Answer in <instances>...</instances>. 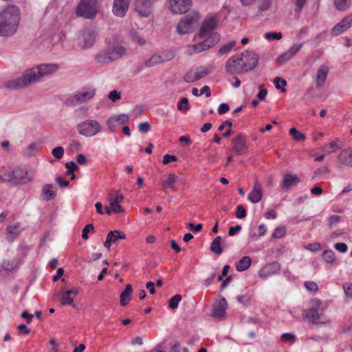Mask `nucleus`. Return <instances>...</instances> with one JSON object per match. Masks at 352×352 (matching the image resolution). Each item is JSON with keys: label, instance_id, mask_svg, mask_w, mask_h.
<instances>
[{"label": "nucleus", "instance_id": "nucleus-1", "mask_svg": "<svg viewBox=\"0 0 352 352\" xmlns=\"http://www.w3.org/2000/svg\"><path fill=\"white\" fill-rule=\"evenodd\" d=\"M60 67L57 64H41L32 68L26 69L21 77L8 81L6 87L9 89H20L30 84L38 82L41 78L56 72Z\"/></svg>", "mask_w": 352, "mask_h": 352}, {"label": "nucleus", "instance_id": "nucleus-2", "mask_svg": "<svg viewBox=\"0 0 352 352\" xmlns=\"http://www.w3.org/2000/svg\"><path fill=\"white\" fill-rule=\"evenodd\" d=\"M259 56L252 50H245L230 57L225 64L226 72L231 75L248 74L258 65Z\"/></svg>", "mask_w": 352, "mask_h": 352}, {"label": "nucleus", "instance_id": "nucleus-3", "mask_svg": "<svg viewBox=\"0 0 352 352\" xmlns=\"http://www.w3.org/2000/svg\"><path fill=\"white\" fill-rule=\"evenodd\" d=\"M21 12L16 6H10L0 12V36H11L16 32Z\"/></svg>", "mask_w": 352, "mask_h": 352}, {"label": "nucleus", "instance_id": "nucleus-4", "mask_svg": "<svg viewBox=\"0 0 352 352\" xmlns=\"http://www.w3.org/2000/svg\"><path fill=\"white\" fill-rule=\"evenodd\" d=\"M200 14L192 11L183 16L176 26V31L179 34H186L193 32L200 21Z\"/></svg>", "mask_w": 352, "mask_h": 352}, {"label": "nucleus", "instance_id": "nucleus-5", "mask_svg": "<svg viewBox=\"0 0 352 352\" xmlns=\"http://www.w3.org/2000/svg\"><path fill=\"white\" fill-rule=\"evenodd\" d=\"M99 11L98 0H80L76 8L78 16L94 19Z\"/></svg>", "mask_w": 352, "mask_h": 352}, {"label": "nucleus", "instance_id": "nucleus-6", "mask_svg": "<svg viewBox=\"0 0 352 352\" xmlns=\"http://www.w3.org/2000/svg\"><path fill=\"white\" fill-rule=\"evenodd\" d=\"M34 176L33 173H30L25 168L16 167L11 172H8L3 178L5 181L14 184H25L31 182Z\"/></svg>", "mask_w": 352, "mask_h": 352}, {"label": "nucleus", "instance_id": "nucleus-7", "mask_svg": "<svg viewBox=\"0 0 352 352\" xmlns=\"http://www.w3.org/2000/svg\"><path fill=\"white\" fill-rule=\"evenodd\" d=\"M321 301L318 299H314L311 301V307L309 309L302 312V316L309 320L314 324H324L328 322L327 318L323 314H320Z\"/></svg>", "mask_w": 352, "mask_h": 352}, {"label": "nucleus", "instance_id": "nucleus-8", "mask_svg": "<svg viewBox=\"0 0 352 352\" xmlns=\"http://www.w3.org/2000/svg\"><path fill=\"white\" fill-rule=\"evenodd\" d=\"M220 36L218 33H212L210 36L203 42L196 45H189L186 47V54L192 55L208 50L219 42Z\"/></svg>", "mask_w": 352, "mask_h": 352}, {"label": "nucleus", "instance_id": "nucleus-9", "mask_svg": "<svg viewBox=\"0 0 352 352\" xmlns=\"http://www.w3.org/2000/svg\"><path fill=\"white\" fill-rule=\"evenodd\" d=\"M78 133L87 138L94 137L100 132L102 126L96 120H86L76 126Z\"/></svg>", "mask_w": 352, "mask_h": 352}, {"label": "nucleus", "instance_id": "nucleus-10", "mask_svg": "<svg viewBox=\"0 0 352 352\" xmlns=\"http://www.w3.org/2000/svg\"><path fill=\"white\" fill-rule=\"evenodd\" d=\"M96 89L93 87H84L76 94L69 97L65 101L67 106H77L80 104L86 102L94 97Z\"/></svg>", "mask_w": 352, "mask_h": 352}, {"label": "nucleus", "instance_id": "nucleus-11", "mask_svg": "<svg viewBox=\"0 0 352 352\" xmlns=\"http://www.w3.org/2000/svg\"><path fill=\"white\" fill-rule=\"evenodd\" d=\"M219 21V15L218 14H208L203 21L199 32V36L204 38L214 30L218 25Z\"/></svg>", "mask_w": 352, "mask_h": 352}, {"label": "nucleus", "instance_id": "nucleus-12", "mask_svg": "<svg viewBox=\"0 0 352 352\" xmlns=\"http://www.w3.org/2000/svg\"><path fill=\"white\" fill-rule=\"evenodd\" d=\"M211 67H197L188 71L184 76V80L186 82H193L199 80L212 72Z\"/></svg>", "mask_w": 352, "mask_h": 352}, {"label": "nucleus", "instance_id": "nucleus-13", "mask_svg": "<svg viewBox=\"0 0 352 352\" xmlns=\"http://www.w3.org/2000/svg\"><path fill=\"white\" fill-rule=\"evenodd\" d=\"M158 0H135V10L141 17H148L152 13L153 5Z\"/></svg>", "mask_w": 352, "mask_h": 352}, {"label": "nucleus", "instance_id": "nucleus-14", "mask_svg": "<svg viewBox=\"0 0 352 352\" xmlns=\"http://www.w3.org/2000/svg\"><path fill=\"white\" fill-rule=\"evenodd\" d=\"M192 6L191 0H169V9L173 14L186 12Z\"/></svg>", "mask_w": 352, "mask_h": 352}, {"label": "nucleus", "instance_id": "nucleus-15", "mask_svg": "<svg viewBox=\"0 0 352 352\" xmlns=\"http://www.w3.org/2000/svg\"><path fill=\"white\" fill-rule=\"evenodd\" d=\"M231 142L232 144V151L236 154L243 155L247 153L248 146L245 142V138L241 134H239L232 138Z\"/></svg>", "mask_w": 352, "mask_h": 352}, {"label": "nucleus", "instance_id": "nucleus-16", "mask_svg": "<svg viewBox=\"0 0 352 352\" xmlns=\"http://www.w3.org/2000/svg\"><path fill=\"white\" fill-rule=\"evenodd\" d=\"M131 0H113L112 13L118 17H124L129 10Z\"/></svg>", "mask_w": 352, "mask_h": 352}, {"label": "nucleus", "instance_id": "nucleus-17", "mask_svg": "<svg viewBox=\"0 0 352 352\" xmlns=\"http://www.w3.org/2000/svg\"><path fill=\"white\" fill-rule=\"evenodd\" d=\"M352 26V14L344 17L340 22L336 24L332 29L331 34L337 36L346 31Z\"/></svg>", "mask_w": 352, "mask_h": 352}, {"label": "nucleus", "instance_id": "nucleus-18", "mask_svg": "<svg viewBox=\"0 0 352 352\" xmlns=\"http://www.w3.org/2000/svg\"><path fill=\"white\" fill-rule=\"evenodd\" d=\"M129 119V118L126 114L116 115L108 118L107 124L111 131H115L116 128L126 123Z\"/></svg>", "mask_w": 352, "mask_h": 352}, {"label": "nucleus", "instance_id": "nucleus-19", "mask_svg": "<svg viewBox=\"0 0 352 352\" xmlns=\"http://www.w3.org/2000/svg\"><path fill=\"white\" fill-rule=\"evenodd\" d=\"M97 38V34L94 30L87 29L85 30L81 35L80 40L82 42V47L90 48L91 47Z\"/></svg>", "mask_w": 352, "mask_h": 352}, {"label": "nucleus", "instance_id": "nucleus-20", "mask_svg": "<svg viewBox=\"0 0 352 352\" xmlns=\"http://www.w3.org/2000/svg\"><path fill=\"white\" fill-rule=\"evenodd\" d=\"M263 196V192L261 184L258 179H256L254 182L252 189L248 195V199L252 204H256L262 199Z\"/></svg>", "mask_w": 352, "mask_h": 352}, {"label": "nucleus", "instance_id": "nucleus-21", "mask_svg": "<svg viewBox=\"0 0 352 352\" xmlns=\"http://www.w3.org/2000/svg\"><path fill=\"white\" fill-rule=\"evenodd\" d=\"M303 43L294 44L287 52L277 58V62L284 63L291 60L302 47Z\"/></svg>", "mask_w": 352, "mask_h": 352}, {"label": "nucleus", "instance_id": "nucleus-22", "mask_svg": "<svg viewBox=\"0 0 352 352\" xmlns=\"http://www.w3.org/2000/svg\"><path fill=\"white\" fill-rule=\"evenodd\" d=\"M78 291L76 289H72L67 291H61L60 294V302L62 305H71L76 307L74 304V299L78 294Z\"/></svg>", "mask_w": 352, "mask_h": 352}, {"label": "nucleus", "instance_id": "nucleus-23", "mask_svg": "<svg viewBox=\"0 0 352 352\" xmlns=\"http://www.w3.org/2000/svg\"><path fill=\"white\" fill-rule=\"evenodd\" d=\"M280 270V265L278 262H272L258 272V275L261 278H265L268 276H272L278 273Z\"/></svg>", "mask_w": 352, "mask_h": 352}, {"label": "nucleus", "instance_id": "nucleus-24", "mask_svg": "<svg viewBox=\"0 0 352 352\" xmlns=\"http://www.w3.org/2000/svg\"><path fill=\"white\" fill-rule=\"evenodd\" d=\"M329 73V67L325 65L319 67L316 77V85L319 89H322L326 81Z\"/></svg>", "mask_w": 352, "mask_h": 352}, {"label": "nucleus", "instance_id": "nucleus-25", "mask_svg": "<svg viewBox=\"0 0 352 352\" xmlns=\"http://www.w3.org/2000/svg\"><path fill=\"white\" fill-rule=\"evenodd\" d=\"M107 48L113 61L120 59L126 52L124 47L119 44L109 45Z\"/></svg>", "mask_w": 352, "mask_h": 352}, {"label": "nucleus", "instance_id": "nucleus-26", "mask_svg": "<svg viewBox=\"0 0 352 352\" xmlns=\"http://www.w3.org/2000/svg\"><path fill=\"white\" fill-rule=\"evenodd\" d=\"M22 229L19 223H15L10 225L6 228V239L10 242H12L16 239L19 234L21 232Z\"/></svg>", "mask_w": 352, "mask_h": 352}, {"label": "nucleus", "instance_id": "nucleus-27", "mask_svg": "<svg viewBox=\"0 0 352 352\" xmlns=\"http://www.w3.org/2000/svg\"><path fill=\"white\" fill-rule=\"evenodd\" d=\"M125 238V234L122 231H111L107 234L104 245L107 249H109L112 243H116L118 239H124Z\"/></svg>", "mask_w": 352, "mask_h": 352}, {"label": "nucleus", "instance_id": "nucleus-28", "mask_svg": "<svg viewBox=\"0 0 352 352\" xmlns=\"http://www.w3.org/2000/svg\"><path fill=\"white\" fill-rule=\"evenodd\" d=\"M338 159L342 165L352 167V148L342 150L339 153Z\"/></svg>", "mask_w": 352, "mask_h": 352}, {"label": "nucleus", "instance_id": "nucleus-29", "mask_svg": "<svg viewBox=\"0 0 352 352\" xmlns=\"http://www.w3.org/2000/svg\"><path fill=\"white\" fill-rule=\"evenodd\" d=\"M300 179L296 175L287 173L284 175L281 186L287 190L296 186L300 182Z\"/></svg>", "mask_w": 352, "mask_h": 352}, {"label": "nucleus", "instance_id": "nucleus-30", "mask_svg": "<svg viewBox=\"0 0 352 352\" xmlns=\"http://www.w3.org/2000/svg\"><path fill=\"white\" fill-rule=\"evenodd\" d=\"M94 59L96 63L100 64H106L113 62L107 47L101 50L98 54H96L94 56Z\"/></svg>", "mask_w": 352, "mask_h": 352}, {"label": "nucleus", "instance_id": "nucleus-31", "mask_svg": "<svg viewBox=\"0 0 352 352\" xmlns=\"http://www.w3.org/2000/svg\"><path fill=\"white\" fill-rule=\"evenodd\" d=\"M226 300L225 298H222L219 304L214 307L212 310V316L217 318H223L226 313Z\"/></svg>", "mask_w": 352, "mask_h": 352}, {"label": "nucleus", "instance_id": "nucleus-32", "mask_svg": "<svg viewBox=\"0 0 352 352\" xmlns=\"http://www.w3.org/2000/svg\"><path fill=\"white\" fill-rule=\"evenodd\" d=\"M173 58V56H172L169 58H164L161 55L153 54L145 62V66L146 67H151L157 64L162 63L165 61L169 60L172 59Z\"/></svg>", "mask_w": 352, "mask_h": 352}, {"label": "nucleus", "instance_id": "nucleus-33", "mask_svg": "<svg viewBox=\"0 0 352 352\" xmlns=\"http://www.w3.org/2000/svg\"><path fill=\"white\" fill-rule=\"evenodd\" d=\"M132 294V286L130 284H127L124 290L121 293L120 297V303L122 306H125L131 300V296Z\"/></svg>", "mask_w": 352, "mask_h": 352}, {"label": "nucleus", "instance_id": "nucleus-34", "mask_svg": "<svg viewBox=\"0 0 352 352\" xmlns=\"http://www.w3.org/2000/svg\"><path fill=\"white\" fill-rule=\"evenodd\" d=\"M252 263V259L250 256H245L241 258L236 264V270L238 272H243L246 270Z\"/></svg>", "mask_w": 352, "mask_h": 352}, {"label": "nucleus", "instance_id": "nucleus-35", "mask_svg": "<svg viewBox=\"0 0 352 352\" xmlns=\"http://www.w3.org/2000/svg\"><path fill=\"white\" fill-rule=\"evenodd\" d=\"M52 184H46L42 188V195L45 201L53 199L56 197V192L52 190Z\"/></svg>", "mask_w": 352, "mask_h": 352}, {"label": "nucleus", "instance_id": "nucleus-36", "mask_svg": "<svg viewBox=\"0 0 352 352\" xmlns=\"http://www.w3.org/2000/svg\"><path fill=\"white\" fill-rule=\"evenodd\" d=\"M221 237L220 236H216L211 243L210 251L217 255H220L223 252V249L221 246Z\"/></svg>", "mask_w": 352, "mask_h": 352}, {"label": "nucleus", "instance_id": "nucleus-37", "mask_svg": "<svg viewBox=\"0 0 352 352\" xmlns=\"http://www.w3.org/2000/svg\"><path fill=\"white\" fill-rule=\"evenodd\" d=\"M40 144L37 142H33L27 146L23 151V155L27 157L35 156L37 153Z\"/></svg>", "mask_w": 352, "mask_h": 352}, {"label": "nucleus", "instance_id": "nucleus-38", "mask_svg": "<svg viewBox=\"0 0 352 352\" xmlns=\"http://www.w3.org/2000/svg\"><path fill=\"white\" fill-rule=\"evenodd\" d=\"M129 37L133 43L139 45L140 46H143L146 43V40L136 31H131L129 33Z\"/></svg>", "mask_w": 352, "mask_h": 352}, {"label": "nucleus", "instance_id": "nucleus-39", "mask_svg": "<svg viewBox=\"0 0 352 352\" xmlns=\"http://www.w3.org/2000/svg\"><path fill=\"white\" fill-rule=\"evenodd\" d=\"M177 182V176L173 173H170L168 175L167 179L162 182V187L164 189L166 188H172L173 189V186Z\"/></svg>", "mask_w": 352, "mask_h": 352}, {"label": "nucleus", "instance_id": "nucleus-40", "mask_svg": "<svg viewBox=\"0 0 352 352\" xmlns=\"http://www.w3.org/2000/svg\"><path fill=\"white\" fill-rule=\"evenodd\" d=\"M289 133L295 141L303 142L306 139L305 135L294 127L289 129Z\"/></svg>", "mask_w": 352, "mask_h": 352}, {"label": "nucleus", "instance_id": "nucleus-41", "mask_svg": "<svg viewBox=\"0 0 352 352\" xmlns=\"http://www.w3.org/2000/svg\"><path fill=\"white\" fill-rule=\"evenodd\" d=\"M340 147V140L339 139H336L334 141L331 142L327 148L322 147V149L327 150V154L329 155L331 153H335Z\"/></svg>", "mask_w": 352, "mask_h": 352}, {"label": "nucleus", "instance_id": "nucleus-42", "mask_svg": "<svg viewBox=\"0 0 352 352\" xmlns=\"http://www.w3.org/2000/svg\"><path fill=\"white\" fill-rule=\"evenodd\" d=\"M108 200L109 201L110 207L111 208V210H113L115 213H121L123 212V209L119 203L113 200V197L111 195H108Z\"/></svg>", "mask_w": 352, "mask_h": 352}, {"label": "nucleus", "instance_id": "nucleus-43", "mask_svg": "<svg viewBox=\"0 0 352 352\" xmlns=\"http://www.w3.org/2000/svg\"><path fill=\"white\" fill-rule=\"evenodd\" d=\"M322 259L327 263H333L335 261V253L331 250H324L322 253Z\"/></svg>", "mask_w": 352, "mask_h": 352}, {"label": "nucleus", "instance_id": "nucleus-44", "mask_svg": "<svg viewBox=\"0 0 352 352\" xmlns=\"http://www.w3.org/2000/svg\"><path fill=\"white\" fill-rule=\"evenodd\" d=\"M272 6V0H260L258 4V12L262 13L270 9Z\"/></svg>", "mask_w": 352, "mask_h": 352}, {"label": "nucleus", "instance_id": "nucleus-45", "mask_svg": "<svg viewBox=\"0 0 352 352\" xmlns=\"http://www.w3.org/2000/svg\"><path fill=\"white\" fill-rule=\"evenodd\" d=\"M190 109V104L186 98H182L177 104V109L180 111H187Z\"/></svg>", "mask_w": 352, "mask_h": 352}, {"label": "nucleus", "instance_id": "nucleus-46", "mask_svg": "<svg viewBox=\"0 0 352 352\" xmlns=\"http://www.w3.org/2000/svg\"><path fill=\"white\" fill-rule=\"evenodd\" d=\"M182 297L180 294H176L169 300L168 306L170 309H176Z\"/></svg>", "mask_w": 352, "mask_h": 352}, {"label": "nucleus", "instance_id": "nucleus-47", "mask_svg": "<svg viewBox=\"0 0 352 352\" xmlns=\"http://www.w3.org/2000/svg\"><path fill=\"white\" fill-rule=\"evenodd\" d=\"M235 41H230V43L223 45L219 50V54H226L229 53L231 50L235 46Z\"/></svg>", "mask_w": 352, "mask_h": 352}, {"label": "nucleus", "instance_id": "nucleus-48", "mask_svg": "<svg viewBox=\"0 0 352 352\" xmlns=\"http://www.w3.org/2000/svg\"><path fill=\"white\" fill-rule=\"evenodd\" d=\"M280 339L285 342L294 343L296 340V337L294 334L290 333H285L282 334Z\"/></svg>", "mask_w": 352, "mask_h": 352}, {"label": "nucleus", "instance_id": "nucleus-49", "mask_svg": "<svg viewBox=\"0 0 352 352\" xmlns=\"http://www.w3.org/2000/svg\"><path fill=\"white\" fill-rule=\"evenodd\" d=\"M64 152L65 151H64L63 147L57 146V147H55L54 148H53V150L52 151V154L56 159L60 160L63 157Z\"/></svg>", "mask_w": 352, "mask_h": 352}, {"label": "nucleus", "instance_id": "nucleus-50", "mask_svg": "<svg viewBox=\"0 0 352 352\" xmlns=\"http://www.w3.org/2000/svg\"><path fill=\"white\" fill-rule=\"evenodd\" d=\"M335 5L338 10H344L348 8L349 4L348 0H335Z\"/></svg>", "mask_w": 352, "mask_h": 352}, {"label": "nucleus", "instance_id": "nucleus-51", "mask_svg": "<svg viewBox=\"0 0 352 352\" xmlns=\"http://www.w3.org/2000/svg\"><path fill=\"white\" fill-rule=\"evenodd\" d=\"M264 37L267 40H280L282 38L281 32H267L265 34Z\"/></svg>", "mask_w": 352, "mask_h": 352}, {"label": "nucleus", "instance_id": "nucleus-52", "mask_svg": "<svg viewBox=\"0 0 352 352\" xmlns=\"http://www.w3.org/2000/svg\"><path fill=\"white\" fill-rule=\"evenodd\" d=\"M340 219H341V217L339 215H337V214L331 215L328 219L329 226L331 228L335 227L340 221Z\"/></svg>", "mask_w": 352, "mask_h": 352}, {"label": "nucleus", "instance_id": "nucleus-53", "mask_svg": "<svg viewBox=\"0 0 352 352\" xmlns=\"http://www.w3.org/2000/svg\"><path fill=\"white\" fill-rule=\"evenodd\" d=\"M281 82L283 86H285L286 84H287V82L284 79H282L280 77H276L274 79V83L275 85V87L277 89H280L281 90V92H285L286 91V89L283 87L281 88L279 82Z\"/></svg>", "mask_w": 352, "mask_h": 352}, {"label": "nucleus", "instance_id": "nucleus-54", "mask_svg": "<svg viewBox=\"0 0 352 352\" xmlns=\"http://www.w3.org/2000/svg\"><path fill=\"white\" fill-rule=\"evenodd\" d=\"M286 233V229L284 226L278 227L272 234V237L274 238H281Z\"/></svg>", "mask_w": 352, "mask_h": 352}, {"label": "nucleus", "instance_id": "nucleus-55", "mask_svg": "<svg viewBox=\"0 0 352 352\" xmlns=\"http://www.w3.org/2000/svg\"><path fill=\"white\" fill-rule=\"evenodd\" d=\"M246 216L245 208L242 205H239L236 210V217L238 219H243Z\"/></svg>", "mask_w": 352, "mask_h": 352}, {"label": "nucleus", "instance_id": "nucleus-56", "mask_svg": "<svg viewBox=\"0 0 352 352\" xmlns=\"http://www.w3.org/2000/svg\"><path fill=\"white\" fill-rule=\"evenodd\" d=\"M94 230V226L91 223L86 225L82 231V238L87 240L89 238L88 233Z\"/></svg>", "mask_w": 352, "mask_h": 352}, {"label": "nucleus", "instance_id": "nucleus-57", "mask_svg": "<svg viewBox=\"0 0 352 352\" xmlns=\"http://www.w3.org/2000/svg\"><path fill=\"white\" fill-rule=\"evenodd\" d=\"M108 98L112 102H116L121 98V94L116 90H113L109 92Z\"/></svg>", "mask_w": 352, "mask_h": 352}, {"label": "nucleus", "instance_id": "nucleus-58", "mask_svg": "<svg viewBox=\"0 0 352 352\" xmlns=\"http://www.w3.org/2000/svg\"><path fill=\"white\" fill-rule=\"evenodd\" d=\"M305 286L307 288V290L310 292H317L318 289V286L316 284V283L313 281H306L305 283Z\"/></svg>", "mask_w": 352, "mask_h": 352}, {"label": "nucleus", "instance_id": "nucleus-59", "mask_svg": "<svg viewBox=\"0 0 352 352\" xmlns=\"http://www.w3.org/2000/svg\"><path fill=\"white\" fill-rule=\"evenodd\" d=\"M305 249L311 252H318L321 249V245L319 243H310L305 246Z\"/></svg>", "mask_w": 352, "mask_h": 352}, {"label": "nucleus", "instance_id": "nucleus-60", "mask_svg": "<svg viewBox=\"0 0 352 352\" xmlns=\"http://www.w3.org/2000/svg\"><path fill=\"white\" fill-rule=\"evenodd\" d=\"M177 160V157L175 155H170V154H166L163 157L162 163L164 164H168L170 162H176Z\"/></svg>", "mask_w": 352, "mask_h": 352}, {"label": "nucleus", "instance_id": "nucleus-61", "mask_svg": "<svg viewBox=\"0 0 352 352\" xmlns=\"http://www.w3.org/2000/svg\"><path fill=\"white\" fill-rule=\"evenodd\" d=\"M307 0H294L295 11L296 12H300L303 8Z\"/></svg>", "mask_w": 352, "mask_h": 352}, {"label": "nucleus", "instance_id": "nucleus-62", "mask_svg": "<svg viewBox=\"0 0 352 352\" xmlns=\"http://www.w3.org/2000/svg\"><path fill=\"white\" fill-rule=\"evenodd\" d=\"M334 248L341 253H345L348 250L347 245L344 243H337L334 245Z\"/></svg>", "mask_w": 352, "mask_h": 352}, {"label": "nucleus", "instance_id": "nucleus-63", "mask_svg": "<svg viewBox=\"0 0 352 352\" xmlns=\"http://www.w3.org/2000/svg\"><path fill=\"white\" fill-rule=\"evenodd\" d=\"M150 129H151V125L147 122H142V123L139 124V125H138V130L141 133H147L148 131H150Z\"/></svg>", "mask_w": 352, "mask_h": 352}, {"label": "nucleus", "instance_id": "nucleus-64", "mask_svg": "<svg viewBox=\"0 0 352 352\" xmlns=\"http://www.w3.org/2000/svg\"><path fill=\"white\" fill-rule=\"evenodd\" d=\"M343 289L345 295L347 297H352V284L349 283H346L343 285Z\"/></svg>", "mask_w": 352, "mask_h": 352}]
</instances>
